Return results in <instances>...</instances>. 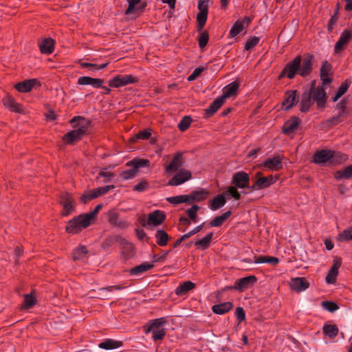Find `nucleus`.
<instances>
[{"label": "nucleus", "instance_id": "obj_1", "mask_svg": "<svg viewBox=\"0 0 352 352\" xmlns=\"http://www.w3.org/2000/svg\"><path fill=\"white\" fill-rule=\"evenodd\" d=\"M314 60V56L310 54H307L303 58L300 55L296 56L284 67L278 78L287 77L293 79L297 74L302 78L307 77L313 71Z\"/></svg>", "mask_w": 352, "mask_h": 352}, {"label": "nucleus", "instance_id": "obj_2", "mask_svg": "<svg viewBox=\"0 0 352 352\" xmlns=\"http://www.w3.org/2000/svg\"><path fill=\"white\" fill-rule=\"evenodd\" d=\"M91 120L86 119L82 116H74L70 120L69 123L74 127H78L67 133L63 137V140L67 144H74L76 142L81 140L87 134V132L91 125Z\"/></svg>", "mask_w": 352, "mask_h": 352}, {"label": "nucleus", "instance_id": "obj_3", "mask_svg": "<svg viewBox=\"0 0 352 352\" xmlns=\"http://www.w3.org/2000/svg\"><path fill=\"white\" fill-rule=\"evenodd\" d=\"M102 207V204H98L92 212L74 217L68 221L65 228L66 231L70 234H77L82 229L89 227L96 219Z\"/></svg>", "mask_w": 352, "mask_h": 352}, {"label": "nucleus", "instance_id": "obj_4", "mask_svg": "<svg viewBox=\"0 0 352 352\" xmlns=\"http://www.w3.org/2000/svg\"><path fill=\"white\" fill-rule=\"evenodd\" d=\"M261 172H257L256 174V179L250 188V192H254L269 188L274 184L278 179L277 176L269 175L262 176Z\"/></svg>", "mask_w": 352, "mask_h": 352}, {"label": "nucleus", "instance_id": "obj_5", "mask_svg": "<svg viewBox=\"0 0 352 352\" xmlns=\"http://www.w3.org/2000/svg\"><path fill=\"white\" fill-rule=\"evenodd\" d=\"M315 85L316 81L314 80L311 82L308 91L311 93L313 100L316 102L317 107L318 108H323L327 99L325 89L322 86L316 88Z\"/></svg>", "mask_w": 352, "mask_h": 352}, {"label": "nucleus", "instance_id": "obj_6", "mask_svg": "<svg viewBox=\"0 0 352 352\" xmlns=\"http://www.w3.org/2000/svg\"><path fill=\"white\" fill-rule=\"evenodd\" d=\"M208 0H199L198 10L199 12L197 15V32H201V30L204 29L208 19Z\"/></svg>", "mask_w": 352, "mask_h": 352}, {"label": "nucleus", "instance_id": "obj_7", "mask_svg": "<svg viewBox=\"0 0 352 352\" xmlns=\"http://www.w3.org/2000/svg\"><path fill=\"white\" fill-rule=\"evenodd\" d=\"M138 78L132 75H116L108 81L109 86L113 88H120L129 84L135 83Z\"/></svg>", "mask_w": 352, "mask_h": 352}, {"label": "nucleus", "instance_id": "obj_8", "mask_svg": "<svg viewBox=\"0 0 352 352\" xmlns=\"http://www.w3.org/2000/svg\"><path fill=\"white\" fill-rule=\"evenodd\" d=\"M250 177L248 173L244 171L235 173L232 177V184L238 188H246L250 190Z\"/></svg>", "mask_w": 352, "mask_h": 352}, {"label": "nucleus", "instance_id": "obj_9", "mask_svg": "<svg viewBox=\"0 0 352 352\" xmlns=\"http://www.w3.org/2000/svg\"><path fill=\"white\" fill-rule=\"evenodd\" d=\"M352 39V30L345 29L344 30L335 44L334 52L335 54H340L344 51L349 43Z\"/></svg>", "mask_w": 352, "mask_h": 352}, {"label": "nucleus", "instance_id": "obj_10", "mask_svg": "<svg viewBox=\"0 0 352 352\" xmlns=\"http://www.w3.org/2000/svg\"><path fill=\"white\" fill-rule=\"evenodd\" d=\"M257 282V278L254 275L245 276L236 280L234 285L231 289L239 292H243L252 287Z\"/></svg>", "mask_w": 352, "mask_h": 352}, {"label": "nucleus", "instance_id": "obj_11", "mask_svg": "<svg viewBox=\"0 0 352 352\" xmlns=\"http://www.w3.org/2000/svg\"><path fill=\"white\" fill-rule=\"evenodd\" d=\"M299 101L297 90H287L285 93L284 100L282 102V109L285 111L290 110Z\"/></svg>", "mask_w": 352, "mask_h": 352}, {"label": "nucleus", "instance_id": "obj_12", "mask_svg": "<svg viewBox=\"0 0 352 352\" xmlns=\"http://www.w3.org/2000/svg\"><path fill=\"white\" fill-rule=\"evenodd\" d=\"M335 152L331 150H321L314 153L313 162L316 164H322L327 162L333 163L334 162Z\"/></svg>", "mask_w": 352, "mask_h": 352}, {"label": "nucleus", "instance_id": "obj_13", "mask_svg": "<svg viewBox=\"0 0 352 352\" xmlns=\"http://www.w3.org/2000/svg\"><path fill=\"white\" fill-rule=\"evenodd\" d=\"M60 203L63 206L62 214L63 216H68L74 210L75 206L73 204V198L72 195L65 192L60 195Z\"/></svg>", "mask_w": 352, "mask_h": 352}, {"label": "nucleus", "instance_id": "obj_14", "mask_svg": "<svg viewBox=\"0 0 352 352\" xmlns=\"http://www.w3.org/2000/svg\"><path fill=\"white\" fill-rule=\"evenodd\" d=\"M191 177L192 175L189 170L182 169L172 177L167 184L172 186H179L188 181Z\"/></svg>", "mask_w": 352, "mask_h": 352}, {"label": "nucleus", "instance_id": "obj_15", "mask_svg": "<svg viewBox=\"0 0 352 352\" xmlns=\"http://www.w3.org/2000/svg\"><path fill=\"white\" fill-rule=\"evenodd\" d=\"M166 219L164 211L155 210L148 214L147 224L148 226H157L162 224Z\"/></svg>", "mask_w": 352, "mask_h": 352}, {"label": "nucleus", "instance_id": "obj_16", "mask_svg": "<svg viewBox=\"0 0 352 352\" xmlns=\"http://www.w3.org/2000/svg\"><path fill=\"white\" fill-rule=\"evenodd\" d=\"M260 166L272 171H277L283 168V158L280 155L274 156L264 161Z\"/></svg>", "mask_w": 352, "mask_h": 352}, {"label": "nucleus", "instance_id": "obj_17", "mask_svg": "<svg viewBox=\"0 0 352 352\" xmlns=\"http://www.w3.org/2000/svg\"><path fill=\"white\" fill-rule=\"evenodd\" d=\"M349 114V109L338 111V113L334 116L330 118L329 119L327 120L324 122V124L327 125V126L328 127H331L333 126L338 125V124L344 122L347 118Z\"/></svg>", "mask_w": 352, "mask_h": 352}, {"label": "nucleus", "instance_id": "obj_18", "mask_svg": "<svg viewBox=\"0 0 352 352\" xmlns=\"http://www.w3.org/2000/svg\"><path fill=\"white\" fill-rule=\"evenodd\" d=\"M342 265V261L340 258H336L333 260V265L331 269L329 270L326 277L325 280L327 283L333 284L336 281V277L338 274V270Z\"/></svg>", "mask_w": 352, "mask_h": 352}, {"label": "nucleus", "instance_id": "obj_19", "mask_svg": "<svg viewBox=\"0 0 352 352\" xmlns=\"http://www.w3.org/2000/svg\"><path fill=\"white\" fill-rule=\"evenodd\" d=\"M188 195V204L195 201H201L205 200L209 195V191L205 188H199L197 190L192 191Z\"/></svg>", "mask_w": 352, "mask_h": 352}, {"label": "nucleus", "instance_id": "obj_20", "mask_svg": "<svg viewBox=\"0 0 352 352\" xmlns=\"http://www.w3.org/2000/svg\"><path fill=\"white\" fill-rule=\"evenodd\" d=\"M290 287L292 290L301 292L309 287V283L305 278L297 277L292 279Z\"/></svg>", "mask_w": 352, "mask_h": 352}, {"label": "nucleus", "instance_id": "obj_21", "mask_svg": "<svg viewBox=\"0 0 352 352\" xmlns=\"http://www.w3.org/2000/svg\"><path fill=\"white\" fill-rule=\"evenodd\" d=\"M108 220L110 224L122 229L128 228L129 223L120 219V214L115 210H111L108 213Z\"/></svg>", "mask_w": 352, "mask_h": 352}, {"label": "nucleus", "instance_id": "obj_22", "mask_svg": "<svg viewBox=\"0 0 352 352\" xmlns=\"http://www.w3.org/2000/svg\"><path fill=\"white\" fill-rule=\"evenodd\" d=\"M239 83L236 81L232 82L223 89V95L221 96L225 101L227 98L236 96L238 94Z\"/></svg>", "mask_w": 352, "mask_h": 352}, {"label": "nucleus", "instance_id": "obj_23", "mask_svg": "<svg viewBox=\"0 0 352 352\" xmlns=\"http://www.w3.org/2000/svg\"><path fill=\"white\" fill-rule=\"evenodd\" d=\"M313 98L311 97V93L307 91H305L301 96V100L300 102V111L302 113H307L309 111L311 106L314 103Z\"/></svg>", "mask_w": 352, "mask_h": 352}, {"label": "nucleus", "instance_id": "obj_24", "mask_svg": "<svg viewBox=\"0 0 352 352\" xmlns=\"http://www.w3.org/2000/svg\"><path fill=\"white\" fill-rule=\"evenodd\" d=\"M55 41L52 38H45L38 43L41 52L43 54H50L54 52Z\"/></svg>", "mask_w": 352, "mask_h": 352}, {"label": "nucleus", "instance_id": "obj_25", "mask_svg": "<svg viewBox=\"0 0 352 352\" xmlns=\"http://www.w3.org/2000/svg\"><path fill=\"white\" fill-rule=\"evenodd\" d=\"M183 166L182 154L177 153L173 157L172 161L166 167V172L173 173L177 171L179 168Z\"/></svg>", "mask_w": 352, "mask_h": 352}, {"label": "nucleus", "instance_id": "obj_26", "mask_svg": "<svg viewBox=\"0 0 352 352\" xmlns=\"http://www.w3.org/2000/svg\"><path fill=\"white\" fill-rule=\"evenodd\" d=\"M300 123V120L296 116H292L291 119L285 122L283 126V133L289 134L293 133Z\"/></svg>", "mask_w": 352, "mask_h": 352}, {"label": "nucleus", "instance_id": "obj_27", "mask_svg": "<svg viewBox=\"0 0 352 352\" xmlns=\"http://www.w3.org/2000/svg\"><path fill=\"white\" fill-rule=\"evenodd\" d=\"M36 83L37 80L35 78L25 80L16 83L15 85V88L19 92L27 93L30 91Z\"/></svg>", "mask_w": 352, "mask_h": 352}, {"label": "nucleus", "instance_id": "obj_28", "mask_svg": "<svg viewBox=\"0 0 352 352\" xmlns=\"http://www.w3.org/2000/svg\"><path fill=\"white\" fill-rule=\"evenodd\" d=\"M123 345V342L107 338L99 343L98 347L105 350H112L118 349Z\"/></svg>", "mask_w": 352, "mask_h": 352}, {"label": "nucleus", "instance_id": "obj_29", "mask_svg": "<svg viewBox=\"0 0 352 352\" xmlns=\"http://www.w3.org/2000/svg\"><path fill=\"white\" fill-rule=\"evenodd\" d=\"M225 100L220 96L216 98L210 106L205 109L204 115L208 118L217 111V110L223 104Z\"/></svg>", "mask_w": 352, "mask_h": 352}, {"label": "nucleus", "instance_id": "obj_30", "mask_svg": "<svg viewBox=\"0 0 352 352\" xmlns=\"http://www.w3.org/2000/svg\"><path fill=\"white\" fill-rule=\"evenodd\" d=\"M154 265L148 262H144L139 265H137L129 270V273L132 276H138L142 273L147 272L153 268Z\"/></svg>", "mask_w": 352, "mask_h": 352}, {"label": "nucleus", "instance_id": "obj_31", "mask_svg": "<svg viewBox=\"0 0 352 352\" xmlns=\"http://www.w3.org/2000/svg\"><path fill=\"white\" fill-rule=\"evenodd\" d=\"M233 308V304L231 302H225L212 307V311L216 314H224L230 311Z\"/></svg>", "mask_w": 352, "mask_h": 352}, {"label": "nucleus", "instance_id": "obj_32", "mask_svg": "<svg viewBox=\"0 0 352 352\" xmlns=\"http://www.w3.org/2000/svg\"><path fill=\"white\" fill-rule=\"evenodd\" d=\"M155 237L156 239L157 244L161 247L166 246L170 239V236L168 233L162 229H159L156 231Z\"/></svg>", "mask_w": 352, "mask_h": 352}, {"label": "nucleus", "instance_id": "obj_33", "mask_svg": "<svg viewBox=\"0 0 352 352\" xmlns=\"http://www.w3.org/2000/svg\"><path fill=\"white\" fill-rule=\"evenodd\" d=\"M196 287V285L190 281L187 280L181 283L175 289V294L177 296H183L188 292L193 289Z\"/></svg>", "mask_w": 352, "mask_h": 352}, {"label": "nucleus", "instance_id": "obj_34", "mask_svg": "<svg viewBox=\"0 0 352 352\" xmlns=\"http://www.w3.org/2000/svg\"><path fill=\"white\" fill-rule=\"evenodd\" d=\"M337 180L350 179L352 178V164L349 165L342 170H337L334 175Z\"/></svg>", "mask_w": 352, "mask_h": 352}, {"label": "nucleus", "instance_id": "obj_35", "mask_svg": "<svg viewBox=\"0 0 352 352\" xmlns=\"http://www.w3.org/2000/svg\"><path fill=\"white\" fill-rule=\"evenodd\" d=\"M226 203L224 194H220L214 197L210 203V208L212 210H216L223 207Z\"/></svg>", "mask_w": 352, "mask_h": 352}, {"label": "nucleus", "instance_id": "obj_36", "mask_svg": "<svg viewBox=\"0 0 352 352\" xmlns=\"http://www.w3.org/2000/svg\"><path fill=\"white\" fill-rule=\"evenodd\" d=\"M167 322L166 318L162 317L151 321L150 325L145 328V333H148L154 329H160V327Z\"/></svg>", "mask_w": 352, "mask_h": 352}, {"label": "nucleus", "instance_id": "obj_37", "mask_svg": "<svg viewBox=\"0 0 352 352\" xmlns=\"http://www.w3.org/2000/svg\"><path fill=\"white\" fill-rule=\"evenodd\" d=\"M351 80L349 79L345 80L342 82L341 85L339 87L337 90L335 96L333 97V102H336L340 98H341L348 90L349 87L351 85Z\"/></svg>", "mask_w": 352, "mask_h": 352}, {"label": "nucleus", "instance_id": "obj_38", "mask_svg": "<svg viewBox=\"0 0 352 352\" xmlns=\"http://www.w3.org/2000/svg\"><path fill=\"white\" fill-rule=\"evenodd\" d=\"M127 166L134 167L138 172L140 168L148 167L150 166V161L146 159H134L126 163Z\"/></svg>", "mask_w": 352, "mask_h": 352}, {"label": "nucleus", "instance_id": "obj_39", "mask_svg": "<svg viewBox=\"0 0 352 352\" xmlns=\"http://www.w3.org/2000/svg\"><path fill=\"white\" fill-rule=\"evenodd\" d=\"M231 214L232 212L230 210L226 211L221 215L214 217V219L210 222V226L211 227L221 226L224 221L231 216Z\"/></svg>", "mask_w": 352, "mask_h": 352}, {"label": "nucleus", "instance_id": "obj_40", "mask_svg": "<svg viewBox=\"0 0 352 352\" xmlns=\"http://www.w3.org/2000/svg\"><path fill=\"white\" fill-rule=\"evenodd\" d=\"M213 236L212 232L208 233L204 237L195 242V245L201 250L207 249L211 242L212 238Z\"/></svg>", "mask_w": 352, "mask_h": 352}, {"label": "nucleus", "instance_id": "obj_41", "mask_svg": "<svg viewBox=\"0 0 352 352\" xmlns=\"http://www.w3.org/2000/svg\"><path fill=\"white\" fill-rule=\"evenodd\" d=\"M323 333L325 336L330 338H336L338 334V328L336 324H326L322 328Z\"/></svg>", "mask_w": 352, "mask_h": 352}, {"label": "nucleus", "instance_id": "obj_42", "mask_svg": "<svg viewBox=\"0 0 352 352\" xmlns=\"http://www.w3.org/2000/svg\"><path fill=\"white\" fill-rule=\"evenodd\" d=\"M88 254V250L85 245H81L76 248L72 252V258L74 261H78L83 259Z\"/></svg>", "mask_w": 352, "mask_h": 352}, {"label": "nucleus", "instance_id": "obj_43", "mask_svg": "<svg viewBox=\"0 0 352 352\" xmlns=\"http://www.w3.org/2000/svg\"><path fill=\"white\" fill-rule=\"evenodd\" d=\"M3 104L12 111L20 112L21 110L20 105L15 101L14 98L12 97H8L3 99Z\"/></svg>", "mask_w": 352, "mask_h": 352}, {"label": "nucleus", "instance_id": "obj_44", "mask_svg": "<svg viewBox=\"0 0 352 352\" xmlns=\"http://www.w3.org/2000/svg\"><path fill=\"white\" fill-rule=\"evenodd\" d=\"M166 201L174 205H178L182 203H186L188 204V195H177V196H173L170 197H168L166 199Z\"/></svg>", "mask_w": 352, "mask_h": 352}, {"label": "nucleus", "instance_id": "obj_45", "mask_svg": "<svg viewBox=\"0 0 352 352\" xmlns=\"http://www.w3.org/2000/svg\"><path fill=\"white\" fill-rule=\"evenodd\" d=\"M332 65L327 60L322 63L320 69V77L330 76L331 74Z\"/></svg>", "mask_w": 352, "mask_h": 352}, {"label": "nucleus", "instance_id": "obj_46", "mask_svg": "<svg viewBox=\"0 0 352 352\" xmlns=\"http://www.w3.org/2000/svg\"><path fill=\"white\" fill-rule=\"evenodd\" d=\"M120 237L118 235H112L107 237L102 243V248L104 250H108L110 247L114 245Z\"/></svg>", "mask_w": 352, "mask_h": 352}, {"label": "nucleus", "instance_id": "obj_47", "mask_svg": "<svg viewBox=\"0 0 352 352\" xmlns=\"http://www.w3.org/2000/svg\"><path fill=\"white\" fill-rule=\"evenodd\" d=\"M338 239L340 241H349L352 240V226L341 232Z\"/></svg>", "mask_w": 352, "mask_h": 352}, {"label": "nucleus", "instance_id": "obj_48", "mask_svg": "<svg viewBox=\"0 0 352 352\" xmlns=\"http://www.w3.org/2000/svg\"><path fill=\"white\" fill-rule=\"evenodd\" d=\"M243 21H241L240 20L236 21L230 30V36L232 38L236 36L243 30Z\"/></svg>", "mask_w": 352, "mask_h": 352}, {"label": "nucleus", "instance_id": "obj_49", "mask_svg": "<svg viewBox=\"0 0 352 352\" xmlns=\"http://www.w3.org/2000/svg\"><path fill=\"white\" fill-rule=\"evenodd\" d=\"M199 34L197 38L199 46L201 49L204 48L209 40V34L207 31L203 32V30L201 32H199Z\"/></svg>", "mask_w": 352, "mask_h": 352}, {"label": "nucleus", "instance_id": "obj_50", "mask_svg": "<svg viewBox=\"0 0 352 352\" xmlns=\"http://www.w3.org/2000/svg\"><path fill=\"white\" fill-rule=\"evenodd\" d=\"M35 304H36L35 297L30 294H26L24 296L22 308L28 309L32 307Z\"/></svg>", "mask_w": 352, "mask_h": 352}, {"label": "nucleus", "instance_id": "obj_51", "mask_svg": "<svg viewBox=\"0 0 352 352\" xmlns=\"http://www.w3.org/2000/svg\"><path fill=\"white\" fill-rule=\"evenodd\" d=\"M128 3V8L125 10L124 14L129 15L134 13L136 11L138 5L141 2V0H126Z\"/></svg>", "mask_w": 352, "mask_h": 352}, {"label": "nucleus", "instance_id": "obj_52", "mask_svg": "<svg viewBox=\"0 0 352 352\" xmlns=\"http://www.w3.org/2000/svg\"><path fill=\"white\" fill-rule=\"evenodd\" d=\"M191 122V117L189 116H186L181 120V121L178 124V128L182 132L186 131L189 128Z\"/></svg>", "mask_w": 352, "mask_h": 352}, {"label": "nucleus", "instance_id": "obj_53", "mask_svg": "<svg viewBox=\"0 0 352 352\" xmlns=\"http://www.w3.org/2000/svg\"><path fill=\"white\" fill-rule=\"evenodd\" d=\"M322 306L324 309L331 313H333L339 309L338 305L332 301H323L322 302Z\"/></svg>", "mask_w": 352, "mask_h": 352}, {"label": "nucleus", "instance_id": "obj_54", "mask_svg": "<svg viewBox=\"0 0 352 352\" xmlns=\"http://www.w3.org/2000/svg\"><path fill=\"white\" fill-rule=\"evenodd\" d=\"M171 252V250H162L161 255L153 254V263H162L165 261L168 254Z\"/></svg>", "mask_w": 352, "mask_h": 352}, {"label": "nucleus", "instance_id": "obj_55", "mask_svg": "<svg viewBox=\"0 0 352 352\" xmlns=\"http://www.w3.org/2000/svg\"><path fill=\"white\" fill-rule=\"evenodd\" d=\"M137 174V171L134 168V167H132L131 169L125 170L121 172L120 177L124 179H129L131 178H133Z\"/></svg>", "mask_w": 352, "mask_h": 352}, {"label": "nucleus", "instance_id": "obj_56", "mask_svg": "<svg viewBox=\"0 0 352 352\" xmlns=\"http://www.w3.org/2000/svg\"><path fill=\"white\" fill-rule=\"evenodd\" d=\"M260 38L258 36H252L250 38L245 44V50H250L258 43Z\"/></svg>", "mask_w": 352, "mask_h": 352}, {"label": "nucleus", "instance_id": "obj_57", "mask_svg": "<svg viewBox=\"0 0 352 352\" xmlns=\"http://www.w3.org/2000/svg\"><path fill=\"white\" fill-rule=\"evenodd\" d=\"M151 136V129H146L143 131H139L135 136L133 138V141L134 139H141V140H148Z\"/></svg>", "mask_w": 352, "mask_h": 352}, {"label": "nucleus", "instance_id": "obj_58", "mask_svg": "<svg viewBox=\"0 0 352 352\" xmlns=\"http://www.w3.org/2000/svg\"><path fill=\"white\" fill-rule=\"evenodd\" d=\"M151 332H152V338L154 341L162 340L166 336L164 329H154V331H151Z\"/></svg>", "mask_w": 352, "mask_h": 352}, {"label": "nucleus", "instance_id": "obj_59", "mask_svg": "<svg viewBox=\"0 0 352 352\" xmlns=\"http://www.w3.org/2000/svg\"><path fill=\"white\" fill-rule=\"evenodd\" d=\"M95 198H97V195L94 194L93 190H91L87 192L86 193L83 194L81 196L80 201L83 204H87L89 201H91Z\"/></svg>", "mask_w": 352, "mask_h": 352}, {"label": "nucleus", "instance_id": "obj_60", "mask_svg": "<svg viewBox=\"0 0 352 352\" xmlns=\"http://www.w3.org/2000/svg\"><path fill=\"white\" fill-rule=\"evenodd\" d=\"M149 187L148 183L146 180H142L141 182L135 185L133 187V190L137 192H144L147 190Z\"/></svg>", "mask_w": 352, "mask_h": 352}, {"label": "nucleus", "instance_id": "obj_61", "mask_svg": "<svg viewBox=\"0 0 352 352\" xmlns=\"http://www.w3.org/2000/svg\"><path fill=\"white\" fill-rule=\"evenodd\" d=\"M226 195H229L230 196L234 198L236 200H239L241 199V195L238 190L236 189V187L234 186H230L226 192Z\"/></svg>", "mask_w": 352, "mask_h": 352}, {"label": "nucleus", "instance_id": "obj_62", "mask_svg": "<svg viewBox=\"0 0 352 352\" xmlns=\"http://www.w3.org/2000/svg\"><path fill=\"white\" fill-rule=\"evenodd\" d=\"M204 69H205V68L203 67H199L195 68L194 69V71L192 72V73L190 76H188V81L195 80L201 75V74L204 72Z\"/></svg>", "mask_w": 352, "mask_h": 352}, {"label": "nucleus", "instance_id": "obj_63", "mask_svg": "<svg viewBox=\"0 0 352 352\" xmlns=\"http://www.w3.org/2000/svg\"><path fill=\"white\" fill-rule=\"evenodd\" d=\"M108 64H109L108 63H103L101 65H98V64L83 62V63H80V66L82 68L88 67V66H94L95 70H100V69H104L108 65Z\"/></svg>", "mask_w": 352, "mask_h": 352}, {"label": "nucleus", "instance_id": "obj_64", "mask_svg": "<svg viewBox=\"0 0 352 352\" xmlns=\"http://www.w3.org/2000/svg\"><path fill=\"white\" fill-rule=\"evenodd\" d=\"M235 316L239 322L245 320V313L243 307H238L235 311Z\"/></svg>", "mask_w": 352, "mask_h": 352}]
</instances>
